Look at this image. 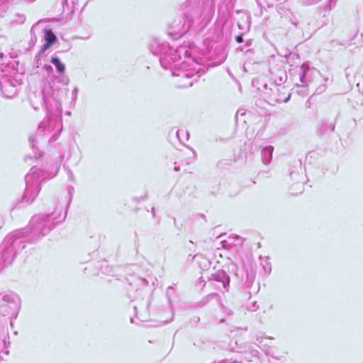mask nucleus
Here are the masks:
<instances>
[{
  "mask_svg": "<svg viewBox=\"0 0 363 363\" xmlns=\"http://www.w3.org/2000/svg\"><path fill=\"white\" fill-rule=\"evenodd\" d=\"M45 43L41 48V52H44L48 48H50L53 44H55L57 39L56 35L51 30H45Z\"/></svg>",
  "mask_w": 363,
  "mask_h": 363,
  "instance_id": "1",
  "label": "nucleus"
},
{
  "mask_svg": "<svg viewBox=\"0 0 363 363\" xmlns=\"http://www.w3.org/2000/svg\"><path fill=\"white\" fill-rule=\"evenodd\" d=\"M51 62L55 66L57 71L60 73H63L65 71V65L57 57H52Z\"/></svg>",
  "mask_w": 363,
  "mask_h": 363,
  "instance_id": "2",
  "label": "nucleus"
},
{
  "mask_svg": "<svg viewBox=\"0 0 363 363\" xmlns=\"http://www.w3.org/2000/svg\"><path fill=\"white\" fill-rule=\"evenodd\" d=\"M236 40L238 43H242V36L239 35L236 37Z\"/></svg>",
  "mask_w": 363,
  "mask_h": 363,
  "instance_id": "3",
  "label": "nucleus"
}]
</instances>
